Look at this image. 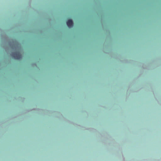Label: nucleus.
<instances>
[{"label":"nucleus","instance_id":"nucleus-1","mask_svg":"<svg viewBox=\"0 0 161 161\" xmlns=\"http://www.w3.org/2000/svg\"><path fill=\"white\" fill-rule=\"evenodd\" d=\"M11 55L14 58L17 59H20L22 58V56L19 51L13 53Z\"/></svg>","mask_w":161,"mask_h":161},{"label":"nucleus","instance_id":"nucleus-2","mask_svg":"<svg viewBox=\"0 0 161 161\" xmlns=\"http://www.w3.org/2000/svg\"><path fill=\"white\" fill-rule=\"evenodd\" d=\"M66 23L68 26L69 28H70L73 26V23L72 20L71 19H69L67 21Z\"/></svg>","mask_w":161,"mask_h":161},{"label":"nucleus","instance_id":"nucleus-3","mask_svg":"<svg viewBox=\"0 0 161 161\" xmlns=\"http://www.w3.org/2000/svg\"><path fill=\"white\" fill-rule=\"evenodd\" d=\"M19 44H17V43H15V44H14V47L16 49L17 48V47H18Z\"/></svg>","mask_w":161,"mask_h":161}]
</instances>
